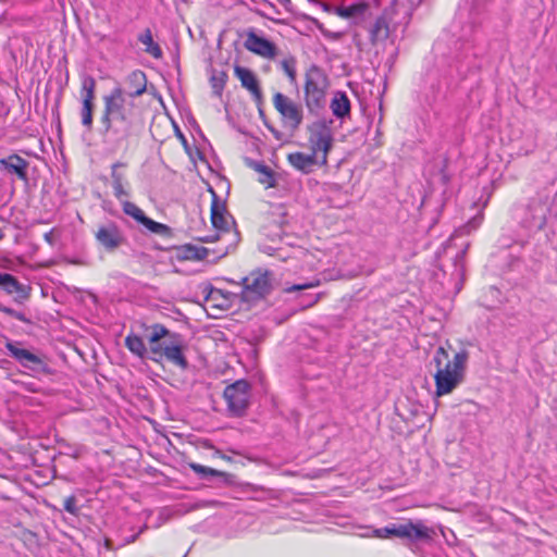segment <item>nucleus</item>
<instances>
[{"label":"nucleus","mask_w":557,"mask_h":557,"mask_svg":"<svg viewBox=\"0 0 557 557\" xmlns=\"http://www.w3.org/2000/svg\"><path fill=\"white\" fill-rule=\"evenodd\" d=\"M330 108L337 119H345L350 115V100L346 92L336 91L331 100Z\"/></svg>","instance_id":"5701e85b"},{"label":"nucleus","mask_w":557,"mask_h":557,"mask_svg":"<svg viewBox=\"0 0 557 557\" xmlns=\"http://www.w3.org/2000/svg\"><path fill=\"white\" fill-rule=\"evenodd\" d=\"M138 41L145 46L144 51L154 59H161L163 55L162 49L153 40L152 32L150 28H146L143 33L138 35Z\"/></svg>","instance_id":"a878e982"},{"label":"nucleus","mask_w":557,"mask_h":557,"mask_svg":"<svg viewBox=\"0 0 557 557\" xmlns=\"http://www.w3.org/2000/svg\"><path fill=\"white\" fill-rule=\"evenodd\" d=\"M0 311L25 323H28L29 320L26 318V315L23 312L16 311L10 307L0 305Z\"/></svg>","instance_id":"e433bc0d"},{"label":"nucleus","mask_w":557,"mask_h":557,"mask_svg":"<svg viewBox=\"0 0 557 557\" xmlns=\"http://www.w3.org/2000/svg\"><path fill=\"white\" fill-rule=\"evenodd\" d=\"M319 285H320V281L319 280H314V281H311L309 283L293 285V286L286 288V290L287 292H296V290H302V289H307V288L317 287Z\"/></svg>","instance_id":"58836bf2"},{"label":"nucleus","mask_w":557,"mask_h":557,"mask_svg":"<svg viewBox=\"0 0 557 557\" xmlns=\"http://www.w3.org/2000/svg\"><path fill=\"white\" fill-rule=\"evenodd\" d=\"M327 87L326 74L318 65H311L306 72L305 82V101L310 112H318L324 107Z\"/></svg>","instance_id":"20e7f679"},{"label":"nucleus","mask_w":557,"mask_h":557,"mask_svg":"<svg viewBox=\"0 0 557 557\" xmlns=\"http://www.w3.org/2000/svg\"><path fill=\"white\" fill-rule=\"evenodd\" d=\"M373 535L380 539L396 536L407 540L410 544L430 543L436 536L434 528L428 527L423 521L407 520L404 523H392L384 528L373 530Z\"/></svg>","instance_id":"7ed1b4c3"},{"label":"nucleus","mask_w":557,"mask_h":557,"mask_svg":"<svg viewBox=\"0 0 557 557\" xmlns=\"http://www.w3.org/2000/svg\"><path fill=\"white\" fill-rule=\"evenodd\" d=\"M211 221L218 231L223 233H230V226L233 221L225 214V207L220 205L216 199V195L213 193V201L211 206Z\"/></svg>","instance_id":"412c9836"},{"label":"nucleus","mask_w":557,"mask_h":557,"mask_svg":"<svg viewBox=\"0 0 557 557\" xmlns=\"http://www.w3.org/2000/svg\"><path fill=\"white\" fill-rule=\"evenodd\" d=\"M270 290L271 283L268 273L255 271L243 278V288L239 297L243 302H255L268 295Z\"/></svg>","instance_id":"0eeeda50"},{"label":"nucleus","mask_w":557,"mask_h":557,"mask_svg":"<svg viewBox=\"0 0 557 557\" xmlns=\"http://www.w3.org/2000/svg\"><path fill=\"white\" fill-rule=\"evenodd\" d=\"M44 238L45 240L49 244V245H53L54 244V239H53V233L52 231L50 232H47L45 235H44Z\"/></svg>","instance_id":"c03bdc74"},{"label":"nucleus","mask_w":557,"mask_h":557,"mask_svg":"<svg viewBox=\"0 0 557 557\" xmlns=\"http://www.w3.org/2000/svg\"><path fill=\"white\" fill-rule=\"evenodd\" d=\"M5 348L23 368L34 373H47L48 367L44 359L28 349L20 347V343L8 341Z\"/></svg>","instance_id":"9b49d317"},{"label":"nucleus","mask_w":557,"mask_h":557,"mask_svg":"<svg viewBox=\"0 0 557 557\" xmlns=\"http://www.w3.org/2000/svg\"><path fill=\"white\" fill-rule=\"evenodd\" d=\"M253 169L261 174L259 182L267 187H273L275 185V180L273 175V171L265 164L260 162L253 163Z\"/></svg>","instance_id":"2f4dec72"},{"label":"nucleus","mask_w":557,"mask_h":557,"mask_svg":"<svg viewBox=\"0 0 557 557\" xmlns=\"http://www.w3.org/2000/svg\"><path fill=\"white\" fill-rule=\"evenodd\" d=\"M123 166H125V164L122 162H115L111 166L113 194L121 202L124 201L123 198L129 196L128 191L124 187V184L126 183L125 175L117 171L119 168Z\"/></svg>","instance_id":"4be33fe9"},{"label":"nucleus","mask_w":557,"mask_h":557,"mask_svg":"<svg viewBox=\"0 0 557 557\" xmlns=\"http://www.w3.org/2000/svg\"><path fill=\"white\" fill-rule=\"evenodd\" d=\"M259 249L263 253H267L269 256H274L276 252H280L282 250V247H274V246L268 245V244H260Z\"/></svg>","instance_id":"ea45409f"},{"label":"nucleus","mask_w":557,"mask_h":557,"mask_svg":"<svg viewBox=\"0 0 557 557\" xmlns=\"http://www.w3.org/2000/svg\"><path fill=\"white\" fill-rule=\"evenodd\" d=\"M552 212V199L548 195H536L531 198L522 220L523 225L531 231L542 230Z\"/></svg>","instance_id":"39448f33"},{"label":"nucleus","mask_w":557,"mask_h":557,"mask_svg":"<svg viewBox=\"0 0 557 557\" xmlns=\"http://www.w3.org/2000/svg\"><path fill=\"white\" fill-rule=\"evenodd\" d=\"M147 89L146 74L140 70L129 73L122 83H117L111 90H116L123 96L135 100L141 96Z\"/></svg>","instance_id":"4468645a"},{"label":"nucleus","mask_w":557,"mask_h":557,"mask_svg":"<svg viewBox=\"0 0 557 557\" xmlns=\"http://www.w3.org/2000/svg\"><path fill=\"white\" fill-rule=\"evenodd\" d=\"M273 104L292 128L299 127L302 122V110L298 104L281 92L273 96Z\"/></svg>","instance_id":"2eb2a0df"},{"label":"nucleus","mask_w":557,"mask_h":557,"mask_svg":"<svg viewBox=\"0 0 557 557\" xmlns=\"http://www.w3.org/2000/svg\"><path fill=\"white\" fill-rule=\"evenodd\" d=\"M334 5L332 4H329V3H323V10L329 12V13H333L334 14Z\"/></svg>","instance_id":"49530a36"},{"label":"nucleus","mask_w":557,"mask_h":557,"mask_svg":"<svg viewBox=\"0 0 557 557\" xmlns=\"http://www.w3.org/2000/svg\"><path fill=\"white\" fill-rule=\"evenodd\" d=\"M309 143L314 156L321 151L322 159L320 165L327 163V153L333 147V135L331 128L324 122H317L310 126Z\"/></svg>","instance_id":"9d476101"},{"label":"nucleus","mask_w":557,"mask_h":557,"mask_svg":"<svg viewBox=\"0 0 557 557\" xmlns=\"http://www.w3.org/2000/svg\"><path fill=\"white\" fill-rule=\"evenodd\" d=\"M28 161L16 153L0 159V170L14 174L22 181H27Z\"/></svg>","instance_id":"6ab92c4d"},{"label":"nucleus","mask_w":557,"mask_h":557,"mask_svg":"<svg viewBox=\"0 0 557 557\" xmlns=\"http://www.w3.org/2000/svg\"><path fill=\"white\" fill-rule=\"evenodd\" d=\"M281 66L287 77L289 78V82L292 84H296V61L294 58L285 59L281 62Z\"/></svg>","instance_id":"f704fd0d"},{"label":"nucleus","mask_w":557,"mask_h":557,"mask_svg":"<svg viewBox=\"0 0 557 557\" xmlns=\"http://www.w3.org/2000/svg\"><path fill=\"white\" fill-rule=\"evenodd\" d=\"M421 2H422V0H411V1H410V3H411V8H410L409 10H406V12H405V14H406V15H405V17H404V18L406 20V24L409 22L410 16H411V11H410V10H411L413 7L419 5Z\"/></svg>","instance_id":"79ce46f5"},{"label":"nucleus","mask_w":557,"mask_h":557,"mask_svg":"<svg viewBox=\"0 0 557 557\" xmlns=\"http://www.w3.org/2000/svg\"><path fill=\"white\" fill-rule=\"evenodd\" d=\"M244 46L250 52L265 59H274L278 53V49L274 42L257 35L253 30L247 33Z\"/></svg>","instance_id":"dca6fc26"},{"label":"nucleus","mask_w":557,"mask_h":557,"mask_svg":"<svg viewBox=\"0 0 557 557\" xmlns=\"http://www.w3.org/2000/svg\"><path fill=\"white\" fill-rule=\"evenodd\" d=\"M83 103L94 104L96 98V79L90 75H85L82 79Z\"/></svg>","instance_id":"c756f323"},{"label":"nucleus","mask_w":557,"mask_h":557,"mask_svg":"<svg viewBox=\"0 0 557 557\" xmlns=\"http://www.w3.org/2000/svg\"><path fill=\"white\" fill-rule=\"evenodd\" d=\"M199 290L203 296L205 301H218L220 298H223L224 301H227L226 294H224L222 289L215 288L210 283L200 284Z\"/></svg>","instance_id":"7c9ffc66"},{"label":"nucleus","mask_w":557,"mask_h":557,"mask_svg":"<svg viewBox=\"0 0 557 557\" xmlns=\"http://www.w3.org/2000/svg\"><path fill=\"white\" fill-rule=\"evenodd\" d=\"M190 469L198 474L201 479H208L209 476L226 478L228 474L213 468L202 466L196 462L189 465Z\"/></svg>","instance_id":"473e14b6"},{"label":"nucleus","mask_w":557,"mask_h":557,"mask_svg":"<svg viewBox=\"0 0 557 557\" xmlns=\"http://www.w3.org/2000/svg\"><path fill=\"white\" fill-rule=\"evenodd\" d=\"M274 256L278 257L281 260L285 261L290 258L289 255H286L284 252V248L282 247V250L280 252H276Z\"/></svg>","instance_id":"a18cd8bd"},{"label":"nucleus","mask_w":557,"mask_h":557,"mask_svg":"<svg viewBox=\"0 0 557 557\" xmlns=\"http://www.w3.org/2000/svg\"><path fill=\"white\" fill-rule=\"evenodd\" d=\"M318 301V296L314 297V299L309 304V305H313Z\"/></svg>","instance_id":"8fccbe9b"},{"label":"nucleus","mask_w":557,"mask_h":557,"mask_svg":"<svg viewBox=\"0 0 557 557\" xmlns=\"http://www.w3.org/2000/svg\"><path fill=\"white\" fill-rule=\"evenodd\" d=\"M259 15H261L262 17H265L268 20H271L275 23H283L282 20H278V18H275L273 15H271L269 12H265V11H258Z\"/></svg>","instance_id":"37998d69"},{"label":"nucleus","mask_w":557,"mask_h":557,"mask_svg":"<svg viewBox=\"0 0 557 557\" xmlns=\"http://www.w3.org/2000/svg\"><path fill=\"white\" fill-rule=\"evenodd\" d=\"M123 212L126 215L132 216L135 221L144 225L149 232L160 235V236H169L171 234V228L162 223L156 222L152 219L146 216L144 211L136 206L134 202L128 200H124L121 202Z\"/></svg>","instance_id":"ddd939ff"},{"label":"nucleus","mask_w":557,"mask_h":557,"mask_svg":"<svg viewBox=\"0 0 557 557\" xmlns=\"http://www.w3.org/2000/svg\"><path fill=\"white\" fill-rule=\"evenodd\" d=\"M125 346L127 349L138 358H145L147 355V348L143 338L135 334H128L125 337Z\"/></svg>","instance_id":"c85d7f7f"},{"label":"nucleus","mask_w":557,"mask_h":557,"mask_svg":"<svg viewBox=\"0 0 557 557\" xmlns=\"http://www.w3.org/2000/svg\"><path fill=\"white\" fill-rule=\"evenodd\" d=\"M147 331H149L148 342L150 344V348L152 346L162 345L163 341H169L171 335L175 332H171L163 324L154 323L150 326H147Z\"/></svg>","instance_id":"bb28decb"},{"label":"nucleus","mask_w":557,"mask_h":557,"mask_svg":"<svg viewBox=\"0 0 557 557\" xmlns=\"http://www.w3.org/2000/svg\"><path fill=\"white\" fill-rule=\"evenodd\" d=\"M483 4L480 0H461L457 18L463 24L461 37L469 39L470 35L482 23Z\"/></svg>","instance_id":"1a4fd4ad"},{"label":"nucleus","mask_w":557,"mask_h":557,"mask_svg":"<svg viewBox=\"0 0 557 557\" xmlns=\"http://www.w3.org/2000/svg\"><path fill=\"white\" fill-rule=\"evenodd\" d=\"M280 4H282L283 7H285L286 9L289 8V5L292 4L290 0H276Z\"/></svg>","instance_id":"de8ad7c7"},{"label":"nucleus","mask_w":557,"mask_h":557,"mask_svg":"<svg viewBox=\"0 0 557 557\" xmlns=\"http://www.w3.org/2000/svg\"><path fill=\"white\" fill-rule=\"evenodd\" d=\"M225 82H226V75L224 73H222L220 76L213 75L211 77V85H212L213 92L215 95L220 96L222 94V90L224 89Z\"/></svg>","instance_id":"c9c22d12"},{"label":"nucleus","mask_w":557,"mask_h":557,"mask_svg":"<svg viewBox=\"0 0 557 557\" xmlns=\"http://www.w3.org/2000/svg\"><path fill=\"white\" fill-rule=\"evenodd\" d=\"M215 306H216V307H223V306H224V304H216Z\"/></svg>","instance_id":"603ef678"},{"label":"nucleus","mask_w":557,"mask_h":557,"mask_svg":"<svg viewBox=\"0 0 557 557\" xmlns=\"http://www.w3.org/2000/svg\"><path fill=\"white\" fill-rule=\"evenodd\" d=\"M319 28H320V30H321V33L323 34L324 37L333 39V40H338L343 36V33H341V32H336V33L335 32H331V30L322 28L321 26Z\"/></svg>","instance_id":"a19ab883"},{"label":"nucleus","mask_w":557,"mask_h":557,"mask_svg":"<svg viewBox=\"0 0 557 557\" xmlns=\"http://www.w3.org/2000/svg\"><path fill=\"white\" fill-rule=\"evenodd\" d=\"M467 358V352L461 351L449 361L447 351L443 347L437 348L433 357L436 366L434 379L437 397L451 393L462 382Z\"/></svg>","instance_id":"f03ea898"},{"label":"nucleus","mask_w":557,"mask_h":557,"mask_svg":"<svg viewBox=\"0 0 557 557\" xmlns=\"http://www.w3.org/2000/svg\"><path fill=\"white\" fill-rule=\"evenodd\" d=\"M249 396L250 384L246 380H238L226 386L224 398L232 416L242 417L245 414L249 405Z\"/></svg>","instance_id":"6e6552de"},{"label":"nucleus","mask_w":557,"mask_h":557,"mask_svg":"<svg viewBox=\"0 0 557 557\" xmlns=\"http://www.w3.org/2000/svg\"><path fill=\"white\" fill-rule=\"evenodd\" d=\"M370 41L375 45L376 42L384 41L389 36V25L387 21V12L377 17L370 28Z\"/></svg>","instance_id":"b1692460"},{"label":"nucleus","mask_w":557,"mask_h":557,"mask_svg":"<svg viewBox=\"0 0 557 557\" xmlns=\"http://www.w3.org/2000/svg\"><path fill=\"white\" fill-rule=\"evenodd\" d=\"M267 5H268V8H269L271 11H274L275 13H278V12H277V10H276V8H275L272 3H268Z\"/></svg>","instance_id":"09e8293b"},{"label":"nucleus","mask_w":557,"mask_h":557,"mask_svg":"<svg viewBox=\"0 0 557 557\" xmlns=\"http://www.w3.org/2000/svg\"><path fill=\"white\" fill-rule=\"evenodd\" d=\"M94 108L95 104L83 103L82 106V124L87 128L91 129L94 122Z\"/></svg>","instance_id":"72a5a7b5"},{"label":"nucleus","mask_w":557,"mask_h":557,"mask_svg":"<svg viewBox=\"0 0 557 557\" xmlns=\"http://www.w3.org/2000/svg\"><path fill=\"white\" fill-rule=\"evenodd\" d=\"M209 250L205 247L185 245L180 248L178 257L184 260H205Z\"/></svg>","instance_id":"cd10ccee"},{"label":"nucleus","mask_w":557,"mask_h":557,"mask_svg":"<svg viewBox=\"0 0 557 557\" xmlns=\"http://www.w3.org/2000/svg\"><path fill=\"white\" fill-rule=\"evenodd\" d=\"M287 160L293 168L305 174L311 173L318 164V158L314 156V152L310 154L300 151L292 152L287 156Z\"/></svg>","instance_id":"aec40b11"},{"label":"nucleus","mask_w":557,"mask_h":557,"mask_svg":"<svg viewBox=\"0 0 557 557\" xmlns=\"http://www.w3.org/2000/svg\"><path fill=\"white\" fill-rule=\"evenodd\" d=\"M0 287L9 295H12L18 304L24 302L30 296V287L22 284L17 278L10 274L0 272Z\"/></svg>","instance_id":"f3484780"},{"label":"nucleus","mask_w":557,"mask_h":557,"mask_svg":"<svg viewBox=\"0 0 557 557\" xmlns=\"http://www.w3.org/2000/svg\"><path fill=\"white\" fill-rule=\"evenodd\" d=\"M95 237L98 244L109 252L120 248L126 240L123 231L112 221L100 225Z\"/></svg>","instance_id":"f8f14e48"},{"label":"nucleus","mask_w":557,"mask_h":557,"mask_svg":"<svg viewBox=\"0 0 557 557\" xmlns=\"http://www.w3.org/2000/svg\"><path fill=\"white\" fill-rule=\"evenodd\" d=\"M77 499L74 495H71L64 499V510L71 515L76 516L79 511V508L76 505Z\"/></svg>","instance_id":"4c0bfd02"},{"label":"nucleus","mask_w":557,"mask_h":557,"mask_svg":"<svg viewBox=\"0 0 557 557\" xmlns=\"http://www.w3.org/2000/svg\"><path fill=\"white\" fill-rule=\"evenodd\" d=\"M234 73L240 81L242 86L251 94L255 102L260 107L263 102V95L256 74L251 70L239 65L235 66Z\"/></svg>","instance_id":"a211bd4d"},{"label":"nucleus","mask_w":557,"mask_h":557,"mask_svg":"<svg viewBox=\"0 0 557 557\" xmlns=\"http://www.w3.org/2000/svg\"><path fill=\"white\" fill-rule=\"evenodd\" d=\"M184 557H186V555Z\"/></svg>","instance_id":"864d4df0"},{"label":"nucleus","mask_w":557,"mask_h":557,"mask_svg":"<svg viewBox=\"0 0 557 557\" xmlns=\"http://www.w3.org/2000/svg\"><path fill=\"white\" fill-rule=\"evenodd\" d=\"M185 349L186 344L184 337L180 333H174L169 341H163L162 345L152 346L151 352L163 356L172 364L182 370H186L189 364L184 355Z\"/></svg>","instance_id":"423d86ee"},{"label":"nucleus","mask_w":557,"mask_h":557,"mask_svg":"<svg viewBox=\"0 0 557 557\" xmlns=\"http://www.w3.org/2000/svg\"><path fill=\"white\" fill-rule=\"evenodd\" d=\"M276 235L278 236L280 239L282 238V232L277 233Z\"/></svg>","instance_id":"3c124183"},{"label":"nucleus","mask_w":557,"mask_h":557,"mask_svg":"<svg viewBox=\"0 0 557 557\" xmlns=\"http://www.w3.org/2000/svg\"><path fill=\"white\" fill-rule=\"evenodd\" d=\"M368 4L363 1H358L349 5H336L334 14L343 18L360 17L368 10Z\"/></svg>","instance_id":"393cba45"},{"label":"nucleus","mask_w":557,"mask_h":557,"mask_svg":"<svg viewBox=\"0 0 557 557\" xmlns=\"http://www.w3.org/2000/svg\"><path fill=\"white\" fill-rule=\"evenodd\" d=\"M101 124L107 141L120 147L126 144L139 125V108L135 100L111 90L103 96Z\"/></svg>","instance_id":"f257e3e1"}]
</instances>
